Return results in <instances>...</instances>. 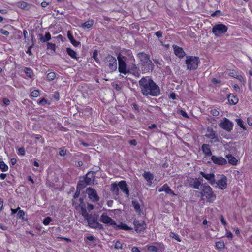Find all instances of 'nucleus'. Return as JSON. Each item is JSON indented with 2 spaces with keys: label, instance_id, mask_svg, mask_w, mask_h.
I'll list each match as a JSON object with an SVG mask.
<instances>
[{
  "label": "nucleus",
  "instance_id": "nucleus-1",
  "mask_svg": "<svg viewBox=\"0 0 252 252\" xmlns=\"http://www.w3.org/2000/svg\"><path fill=\"white\" fill-rule=\"evenodd\" d=\"M142 93L145 96H158L160 94L159 87L151 79L142 78L139 81Z\"/></svg>",
  "mask_w": 252,
  "mask_h": 252
},
{
  "label": "nucleus",
  "instance_id": "nucleus-2",
  "mask_svg": "<svg viewBox=\"0 0 252 252\" xmlns=\"http://www.w3.org/2000/svg\"><path fill=\"white\" fill-rule=\"evenodd\" d=\"M137 57L140 61L141 64L142 70L143 73L149 72L153 69L154 64L150 60L149 55L144 52H140L137 54Z\"/></svg>",
  "mask_w": 252,
  "mask_h": 252
},
{
  "label": "nucleus",
  "instance_id": "nucleus-3",
  "mask_svg": "<svg viewBox=\"0 0 252 252\" xmlns=\"http://www.w3.org/2000/svg\"><path fill=\"white\" fill-rule=\"evenodd\" d=\"M117 59H122L124 61L127 62V63H131L132 65V70L137 72L139 70L136 65L134 64L135 59L130 50L125 49L122 50L117 56Z\"/></svg>",
  "mask_w": 252,
  "mask_h": 252
},
{
  "label": "nucleus",
  "instance_id": "nucleus-4",
  "mask_svg": "<svg viewBox=\"0 0 252 252\" xmlns=\"http://www.w3.org/2000/svg\"><path fill=\"white\" fill-rule=\"evenodd\" d=\"M202 196H205L208 202H213L216 199V195L213 193L212 188L208 185H204L201 192Z\"/></svg>",
  "mask_w": 252,
  "mask_h": 252
},
{
  "label": "nucleus",
  "instance_id": "nucleus-5",
  "mask_svg": "<svg viewBox=\"0 0 252 252\" xmlns=\"http://www.w3.org/2000/svg\"><path fill=\"white\" fill-rule=\"evenodd\" d=\"M199 58L195 56H188L186 57V64L189 70L196 69L198 65Z\"/></svg>",
  "mask_w": 252,
  "mask_h": 252
},
{
  "label": "nucleus",
  "instance_id": "nucleus-6",
  "mask_svg": "<svg viewBox=\"0 0 252 252\" xmlns=\"http://www.w3.org/2000/svg\"><path fill=\"white\" fill-rule=\"evenodd\" d=\"M105 63L111 72L116 70L117 68V63L116 58L112 56L108 55L105 58Z\"/></svg>",
  "mask_w": 252,
  "mask_h": 252
},
{
  "label": "nucleus",
  "instance_id": "nucleus-7",
  "mask_svg": "<svg viewBox=\"0 0 252 252\" xmlns=\"http://www.w3.org/2000/svg\"><path fill=\"white\" fill-rule=\"evenodd\" d=\"M228 30L226 26L222 24L215 25L212 28V32L216 36H220L222 34L225 33Z\"/></svg>",
  "mask_w": 252,
  "mask_h": 252
},
{
  "label": "nucleus",
  "instance_id": "nucleus-8",
  "mask_svg": "<svg viewBox=\"0 0 252 252\" xmlns=\"http://www.w3.org/2000/svg\"><path fill=\"white\" fill-rule=\"evenodd\" d=\"M87 222L90 227L94 229H103V226L99 223L97 218L95 216H90L87 218Z\"/></svg>",
  "mask_w": 252,
  "mask_h": 252
},
{
  "label": "nucleus",
  "instance_id": "nucleus-9",
  "mask_svg": "<svg viewBox=\"0 0 252 252\" xmlns=\"http://www.w3.org/2000/svg\"><path fill=\"white\" fill-rule=\"evenodd\" d=\"M219 126L220 127L225 130L230 132L233 129V124L227 118H223L220 120V123L219 124Z\"/></svg>",
  "mask_w": 252,
  "mask_h": 252
},
{
  "label": "nucleus",
  "instance_id": "nucleus-10",
  "mask_svg": "<svg viewBox=\"0 0 252 252\" xmlns=\"http://www.w3.org/2000/svg\"><path fill=\"white\" fill-rule=\"evenodd\" d=\"M86 193L89 199L92 202H96L99 200V197L94 188L89 187L86 189Z\"/></svg>",
  "mask_w": 252,
  "mask_h": 252
},
{
  "label": "nucleus",
  "instance_id": "nucleus-11",
  "mask_svg": "<svg viewBox=\"0 0 252 252\" xmlns=\"http://www.w3.org/2000/svg\"><path fill=\"white\" fill-rule=\"evenodd\" d=\"M205 136L209 139V142L211 143H215L219 141L216 131L212 128H208Z\"/></svg>",
  "mask_w": 252,
  "mask_h": 252
},
{
  "label": "nucleus",
  "instance_id": "nucleus-12",
  "mask_svg": "<svg viewBox=\"0 0 252 252\" xmlns=\"http://www.w3.org/2000/svg\"><path fill=\"white\" fill-rule=\"evenodd\" d=\"M227 178L225 175H220L217 182H216L217 186L220 189H226L227 185Z\"/></svg>",
  "mask_w": 252,
  "mask_h": 252
},
{
  "label": "nucleus",
  "instance_id": "nucleus-13",
  "mask_svg": "<svg viewBox=\"0 0 252 252\" xmlns=\"http://www.w3.org/2000/svg\"><path fill=\"white\" fill-rule=\"evenodd\" d=\"M100 221L108 225L112 226L113 227L115 225L116 226L115 220L105 213L102 214L100 216Z\"/></svg>",
  "mask_w": 252,
  "mask_h": 252
},
{
  "label": "nucleus",
  "instance_id": "nucleus-14",
  "mask_svg": "<svg viewBox=\"0 0 252 252\" xmlns=\"http://www.w3.org/2000/svg\"><path fill=\"white\" fill-rule=\"evenodd\" d=\"M118 61L119 63L118 70L119 72L125 75L126 74L129 72V70L127 67V64L128 63H127V62L124 61L122 59H118Z\"/></svg>",
  "mask_w": 252,
  "mask_h": 252
},
{
  "label": "nucleus",
  "instance_id": "nucleus-15",
  "mask_svg": "<svg viewBox=\"0 0 252 252\" xmlns=\"http://www.w3.org/2000/svg\"><path fill=\"white\" fill-rule=\"evenodd\" d=\"M133 225L134 226L135 230L137 233L141 232L144 230L146 227V224L143 220H135L133 221Z\"/></svg>",
  "mask_w": 252,
  "mask_h": 252
},
{
  "label": "nucleus",
  "instance_id": "nucleus-16",
  "mask_svg": "<svg viewBox=\"0 0 252 252\" xmlns=\"http://www.w3.org/2000/svg\"><path fill=\"white\" fill-rule=\"evenodd\" d=\"M211 160L214 164L219 165H224L227 163L226 160L222 157L213 155L211 156Z\"/></svg>",
  "mask_w": 252,
  "mask_h": 252
},
{
  "label": "nucleus",
  "instance_id": "nucleus-17",
  "mask_svg": "<svg viewBox=\"0 0 252 252\" xmlns=\"http://www.w3.org/2000/svg\"><path fill=\"white\" fill-rule=\"evenodd\" d=\"M95 178V173L94 172H89L83 179L85 181L87 185H91L94 184Z\"/></svg>",
  "mask_w": 252,
  "mask_h": 252
},
{
  "label": "nucleus",
  "instance_id": "nucleus-18",
  "mask_svg": "<svg viewBox=\"0 0 252 252\" xmlns=\"http://www.w3.org/2000/svg\"><path fill=\"white\" fill-rule=\"evenodd\" d=\"M200 173L201 175L207 180H208L212 185H213L216 183L215 175L213 173L208 174L203 172H201Z\"/></svg>",
  "mask_w": 252,
  "mask_h": 252
},
{
  "label": "nucleus",
  "instance_id": "nucleus-19",
  "mask_svg": "<svg viewBox=\"0 0 252 252\" xmlns=\"http://www.w3.org/2000/svg\"><path fill=\"white\" fill-rule=\"evenodd\" d=\"M228 74L230 76L234 77L235 78L237 79L240 82H245L244 75H242V73H238L236 72L235 70H231L228 73Z\"/></svg>",
  "mask_w": 252,
  "mask_h": 252
},
{
  "label": "nucleus",
  "instance_id": "nucleus-20",
  "mask_svg": "<svg viewBox=\"0 0 252 252\" xmlns=\"http://www.w3.org/2000/svg\"><path fill=\"white\" fill-rule=\"evenodd\" d=\"M119 188L124 192L127 196H129V190L127 185L126 181H121L118 183Z\"/></svg>",
  "mask_w": 252,
  "mask_h": 252
},
{
  "label": "nucleus",
  "instance_id": "nucleus-21",
  "mask_svg": "<svg viewBox=\"0 0 252 252\" xmlns=\"http://www.w3.org/2000/svg\"><path fill=\"white\" fill-rule=\"evenodd\" d=\"M143 176L148 182V185L150 186H151L152 184V181L154 178L153 174L151 173L150 172L145 171L143 174Z\"/></svg>",
  "mask_w": 252,
  "mask_h": 252
},
{
  "label": "nucleus",
  "instance_id": "nucleus-22",
  "mask_svg": "<svg viewBox=\"0 0 252 252\" xmlns=\"http://www.w3.org/2000/svg\"><path fill=\"white\" fill-rule=\"evenodd\" d=\"M173 48L174 49V53L179 58H182L185 56V53L182 48L177 45H173Z\"/></svg>",
  "mask_w": 252,
  "mask_h": 252
},
{
  "label": "nucleus",
  "instance_id": "nucleus-23",
  "mask_svg": "<svg viewBox=\"0 0 252 252\" xmlns=\"http://www.w3.org/2000/svg\"><path fill=\"white\" fill-rule=\"evenodd\" d=\"M158 191L159 192L164 191L167 194H172L174 196L176 195V194L171 190V189H170L169 186L167 184L163 185L161 188H160L158 189Z\"/></svg>",
  "mask_w": 252,
  "mask_h": 252
},
{
  "label": "nucleus",
  "instance_id": "nucleus-24",
  "mask_svg": "<svg viewBox=\"0 0 252 252\" xmlns=\"http://www.w3.org/2000/svg\"><path fill=\"white\" fill-rule=\"evenodd\" d=\"M201 149L206 157L211 156L212 152L209 145L203 144L202 145Z\"/></svg>",
  "mask_w": 252,
  "mask_h": 252
},
{
  "label": "nucleus",
  "instance_id": "nucleus-25",
  "mask_svg": "<svg viewBox=\"0 0 252 252\" xmlns=\"http://www.w3.org/2000/svg\"><path fill=\"white\" fill-rule=\"evenodd\" d=\"M228 101L230 104L235 105L238 102V98L233 94H230L228 96Z\"/></svg>",
  "mask_w": 252,
  "mask_h": 252
},
{
  "label": "nucleus",
  "instance_id": "nucleus-26",
  "mask_svg": "<svg viewBox=\"0 0 252 252\" xmlns=\"http://www.w3.org/2000/svg\"><path fill=\"white\" fill-rule=\"evenodd\" d=\"M114 228L119 230H129L132 229V228L129 227L125 223H120L117 225L116 223V226H114Z\"/></svg>",
  "mask_w": 252,
  "mask_h": 252
},
{
  "label": "nucleus",
  "instance_id": "nucleus-27",
  "mask_svg": "<svg viewBox=\"0 0 252 252\" xmlns=\"http://www.w3.org/2000/svg\"><path fill=\"white\" fill-rule=\"evenodd\" d=\"M38 37L39 40H40L42 42H46L51 39V34L49 32H46L44 36L42 34H39Z\"/></svg>",
  "mask_w": 252,
  "mask_h": 252
},
{
  "label": "nucleus",
  "instance_id": "nucleus-28",
  "mask_svg": "<svg viewBox=\"0 0 252 252\" xmlns=\"http://www.w3.org/2000/svg\"><path fill=\"white\" fill-rule=\"evenodd\" d=\"M18 6L19 8L26 10H29L31 7V6L30 4H28L24 1L19 2L18 4Z\"/></svg>",
  "mask_w": 252,
  "mask_h": 252
},
{
  "label": "nucleus",
  "instance_id": "nucleus-29",
  "mask_svg": "<svg viewBox=\"0 0 252 252\" xmlns=\"http://www.w3.org/2000/svg\"><path fill=\"white\" fill-rule=\"evenodd\" d=\"M226 157L228 160V162L233 165H235L237 164V160L234 156H233L232 155H226Z\"/></svg>",
  "mask_w": 252,
  "mask_h": 252
},
{
  "label": "nucleus",
  "instance_id": "nucleus-30",
  "mask_svg": "<svg viewBox=\"0 0 252 252\" xmlns=\"http://www.w3.org/2000/svg\"><path fill=\"white\" fill-rule=\"evenodd\" d=\"M119 185L116 183H113L111 185V190L115 194L118 195L119 192Z\"/></svg>",
  "mask_w": 252,
  "mask_h": 252
},
{
  "label": "nucleus",
  "instance_id": "nucleus-31",
  "mask_svg": "<svg viewBox=\"0 0 252 252\" xmlns=\"http://www.w3.org/2000/svg\"><path fill=\"white\" fill-rule=\"evenodd\" d=\"M67 36L69 39L70 40L71 43L75 46H77L79 45V42H77L75 40L73 37V36L71 33V32L68 31L67 32Z\"/></svg>",
  "mask_w": 252,
  "mask_h": 252
},
{
  "label": "nucleus",
  "instance_id": "nucleus-32",
  "mask_svg": "<svg viewBox=\"0 0 252 252\" xmlns=\"http://www.w3.org/2000/svg\"><path fill=\"white\" fill-rule=\"evenodd\" d=\"M67 53L72 58L77 59V58L76 57V52L72 50L70 48H66Z\"/></svg>",
  "mask_w": 252,
  "mask_h": 252
},
{
  "label": "nucleus",
  "instance_id": "nucleus-33",
  "mask_svg": "<svg viewBox=\"0 0 252 252\" xmlns=\"http://www.w3.org/2000/svg\"><path fill=\"white\" fill-rule=\"evenodd\" d=\"M94 23V22L92 20H90L83 23L82 25V27L84 29H89L93 26Z\"/></svg>",
  "mask_w": 252,
  "mask_h": 252
},
{
  "label": "nucleus",
  "instance_id": "nucleus-34",
  "mask_svg": "<svg viewBox=\"0 0 252 252\" xmlns=\"http://www.w3.org/2000/svg\"><path fill=\"white\" fill-rule=\"evenodd\" d=\"M132 204L133 205V207L134 208L136 212H138L139 214H140V205L139 203V202L137 201L133 200L132 201Z\"/></svg>",
  "mask_w": 252,
  "mask_h": 252
},
{
  "label": "nucleus",
  "instance_id": "nucleus-35",
  "mask_svg": "<svg viewBox=\"0 0 252 252\" xmlns=\"http://www.w3.org/2000/svg\"><path fill=\"white\" fill-rule=\"evenodd\" d=\"M24 72L28 77H29L30 78H32V77L33 71L31 68L25 67L24 69Z\"/></svg>",
  "mask_w": 252,
  "mask_h": 252
},
{
  "label": "nucleus",
  "instance_id": "nucleus-36",
  "mask_svg": "<svg viewBox=\"0 0 252 252\" xmlns=\"http://www.w3.org/2000/svg\"><path fill=\"white\" fill-rule=\"evenodd\" d=\"M0 169L3 172H6L8 170V167L2 161L0 162Z\"/></svg>",
  "mask_w": 252,
  "mask_h": 252
},
{
  "label": "nucleus",
  "instance_id": "nucleus-37",
  "mask_svg": "<svg viewBox=\"0 0 252 252\" xmlns=\"http://www.w3.org/2000/svg\"><path fill=\"white\" fill-rule=\"evenodd\" d=\"M236 121L237 122V125L243 129L246 130V128L244 125L243 121L241 119H236Z\"/></svg>",
  "mask_w": 252,
  "mask_h": 252
},
{
  "label": "nucleus",
  "instance_id": "nucleus-38",
  "mask_svg": "<svg viewBox=\"0 0 252 252\" xmlns=\"http://www.w3.org/2000/svg\"><path fill=\"white\" fill-rule=\"evenodd\" d=\"M216 247L217 249L220 250L224 247V243L223 241H219L216 243Z\"/></svg>",
  "mask_w": 252,
  "mask_h": 252
},
{
  "label": "nucleus",
  "instance_id": "nucleus-39",
  "mask_svg": "<svg viewBox=\"0 0 252 252\" xmlns=\"http://www.w3.org/2000/svg\"><path fill=\"white\" fill-rule=\"evenodd\" d=\"M200 182L197 179L193 180V182L192 184V187L196 189H198L200 185Z\"/></svg>",
  "mask_w": 252,
  "mask_h": 252
},
{
  "label": "nucleus",
  "instance_id": "nucleus-40",
  "mask_svg": "<svg viewBox=\"0 0 252 252\" xmlns=\"http://www.w3.org/2000/svg\"><path fill=\"white\" fill-rule=\"evenodd\" d=\"M55 77L56 74L54 72H50L47 75V80L49 81L53 80Z\"/></svg>",
  "mask_w": 252,
  "mask_h": 252
},
{
  "label": "nucleus",
  "instance_id": "nucleus-41",
  "mask_svg": "<svg viewBox=\"0 0 252 252\" xmlns=\"http://www.w3.org/2000/svg\"><path fill=\"white\" fill-rule=\"evenodd\" d=\"M51 221H52V219L50 217H46L43 220V223L45 225H48L49 224V223L51 222Z\"/></svg>",
  "mask_w": 252,
  "mask_h": 252
},
{
  "label": "nucleus",
  "instance_id": "nucleus-42",
  "mask_svg": "<svg viewBox=\"0 0 252 252\" xmlns=\"http://www.w3.org/2000/svg\"><path fill=\"white\" fill-rule=\"evenodd\" d=\"M170 237L176 240L178 242H180L181 240L179 238V236L178 234H175L174 232H171L169 234Z\"/></svg>",
  "mask_w": 252,
  "mask_h": 252
},
{
  "label": "nucleus",
  "instance_id": "nucleus-43",
  "mask_svg": "<svg viewBox=\"0 0 252 252\" xmlns=\"http://www.w3.org/2000/svg\"><path fill=\"white\" fill-rule=\"evenodd\" d=\"M25 215V212L24 211L19 209L17 212V218L19 219H23Z\"/></svg>",
  "mask_w": 252,
  "mask_h": 252
},
{
  "label": "nucleus",
  "instance_id": "nucleus-44",
  "mask_svg": "<svg viewBox=\"0 0 252 252\" xmlns=\"http://www.w3.org/2000/svg\"><path fill=\"white\" fill-rule=\"evenodd\" d=\"M39 92L37 90L33 91L31 94V96L32 97H37L39 95Z\"/></svg>",
  "mask_w": 252,
  "mask_h": 252
},
{
  "label": "nucleus",
  "instance_id": "nucleus-45",
  "mask_svg": "<svg viewBox=\"0 0 252 252\" xmlns=\"http://www.w3.org/2000/svg\"><path fill=\"white\" fill-rule=\"evenodd\" d=\"M81 211H82V215L87 219V218H88L89 217V215H88V213L87 212V211H86V210L83 207V206H82L81 207Z\"/></svg>",
  "mask_w": 252,
  "mask_h": 252
},
{
  "label": "nucleus",
  "instance_id": "nucleus-46",
  "mask_svg": "<svg viewBox=\"0 0 252 252\" xmlns=\"http://www.w3.org/2000/svg\"><path fill=\"white\" fill-rule=\"evenodd\" d=\"M148 250L149 252H157L158 251V249L156 246L151 245L148 247Z\"/></svg>",
  "mask_w": 252,
  "mask_h": 252
},
{
  "label": "nucleus",
  "instance_id": "nucleus-47",
  "mask_svg": "<svg viewBox=\"0 0 252 252\" xmlns=\"http://www.w3.org/2000/svg\"><path fill=\"white\" fill-rule=\"evenodd\" d=\"M55 44L50 43H47V49H51V50L53 51V52H55Z\"/></svg>",
  "mask_w": 252,
  "mask_h": 252
},
{
  "label": "nucleus",
  "instance_id": "nucleus-48",
  "mask_svg": "<svg viewBox=\"0 0 252 252\" xmlns=\"http://www.w3.org/2000/svg\"><path fill=\"white\" fill-rule=\"evenodd\" d=\"M122 246L123 244L121 242L117 241L115 244L114 247L116 249H122Z\"/></svg>",
  "mask_w": 252,
  "mask_h": 252
},
{
  "label": "nucleus",
  "instance_id": "nucleus-49",
  "mask_svg": "<svg viewBox=\"0 0 252 252\" xmlns=\"http://www.w3.org/2000/svg\"><path fill=\"white\" fill-rule=\"evenodd\" d=\"M79 197V181L77 183L76 185V191L75 192V193L74 195V199H76Z\"/></svg>",
  "mask_w": 252,
  "mask_h": 252
},
{
  "label": "nucleus",
  "instance_id": "nucleus-50",
  "mask_svg": "<svg viewBox=\"0 0 252 252\" xmlns=\"http://www.w3.org/2000/svg\"><path fill=\"white\" fill-rule=\"evenodd\" d=\"M211 113L214 116H218L219 115V112L216 109H212Z\"/></svg>",
  "mask_w": 252,
  "mask_h": 252
},
{
  "label": "nucleus",
  "instance_id": "nucleus-51",
  "mask_svg": "<svg viewBox=\"0 0 252 252\" xmlns=\"http://www.w3.org/2000/svg\"><path fill=\"white\" fill-rule=\"evenodd\" d=\"M98 55V52L97 50H95L93 52V58L95 60L96 62H98V60L97 58V56Z\"/></svg>",
  "mask_w": 252,
  "mask_h": 252
},
{
  "label": "nucleus",
  "instance_id": "nucleus-52",
  "mask_svg": "<svg viewBox=\"0 0 252 252\" xmlns=\"http://www.w3.org/2000/svg\"><path fill=\"white\" fill-rule=\"evenodd\" d=\"M0 32L1 34H3L6 36H8L9 34V32L7 30L3 29H1V30H0Z\"/></svg>",
  "mask_w": 252,
  "mask_h": 252
},
{
  "label": "nucleus",
  "instance_id": "nucleus-53",
  "mask_svg": "<svg viewBox=\"0 0 252 252\" xmlns=\"http://www.w3.org/2000/svg\"><path fill=\"white\" fill-rule=\"evenodd\" d=\"M34 44L33 43L32 45L29 46V47L28 49V50L27 51L26 53L29 54L30 56H32V53L31 49L33 47Z\"/></svg>",
  "mask_w": 252,
  "mask_h": 252
},
{
  "label": "nucleus",
  "instance_id": "nucleus-54",
  "mask_svg": "<svg viewBox=\"0 0 252 252\" xmlns=\"http://www.w3.org/2000/svg\"><path fill=\"white\" fill-rule=\"evenodd\" d=\"M47 103V100L45 99V98H42L41 99L39 102H38V104L39 105H45V104Z\"/></svg>",
  "mask_w": 252,
  "mask_h": 252
},
{
  "label": "nucleus",
  "instance_id": "nucleus-55",
  "mask_svg": "<svg viewBox=\"0 0 252 252\" xmlns=\"http://www.w3.org/2000/svg\"><path fill=\"white\" fill-rule=\"evenodd\" d=\"M162 32L161 31H158L155 32V34L158 38H160L162 36Z\"/></svg>",
  "mask_w": 252,
  "mask_h": 252
},
{
  "label": "nucleus",
  "instance_id": "nucleus-56",
  "mask_svg": "<svg viewBox=\"0 0 252 252\" xmlns=\"http://www.w3.org/2000/svg\"><path fill=\"white\" fill-rule=\"evenodd\" d=\"M3 102L6 106H8L10 104V100L7 98H3Z\"/></svg>",
  "mask_w": 252,
  "mask_h": 252
},
{
  "label": "nucleus",
  "instance_id": "nucleus-57",
  "mask_svg": "<svg viewBox=\"0 0 252 252\" xmlns=\"http://www.w3.org/2000/svg\"><path fill=\"white\" fill-rule=\"evenodd\" d=\"M220 221H221V222L222 223V224L224 225H227V222H226V221L225 220L224 217H223V216H221L220 217Z\"/></svg>",
  "mask_w": 252,
  "mask_h": 252
},
{
  "label": "nucleus",
  "instance_id": "nucleus-58",
  "mask_svg": "<svg viewBox=\"0 0 252 252\" xmlns=\"http://www.w3.org/2000/svg\"><path fill=\"white\" fill-rule=\"evenodd\" d=\"M50 3V2H47V1H44L43 2H41V5L42 7L43 8H45L46 7L47 5H48Z\"/></svg>",
  "mask_w": 252,
  "mask_h": 252
},
{
  "label": "nucleus",
  "instance_id": "nucleus-59",
  "mask_svg": "<svg viewBox=\"0 0 252 252\" xmlns=\"http://www.w3.org/2000/svg\"><path fill=\"white\" fill-rule=\"evenodd\" d=\"M18 151L19 152V153H20V154L22 156H24L25 155V149L24 148H20L18 149Z\"/></svg>",
  "mask_w": 252,
  "mask_h": 252
},
{
  "label": "nucleus",
  "instance_id": "nucleus-60",
  "mask_svg": "<svg viewBox=\"0 0 252 252\" xmlns=\"http://www.w3.org/2000/svg\"><path fill=\"white\" fill-rule=\"evenodd\" d=\"M66 151L64 150L63 149H61L59 151V155L61 156H64L66 155Z\"/></svg>",
  "mask_w": 252,
  "mask_h": 252
},
{
  "label": "nucleus",
  "instance_id": "nucleus-61",
  "mask_svg": "<svg viewBox=\"0 0 252 252\" xmlns=\"http://www.w3.org/2000/svg\"><path fill=\"white\" fill-rule=\"evenodd\" d=\"M86 239L87 241H93L94 239V237L93 236H87Z\"/></svg>",
  "mask_w": 252,
  "mask_h": 252
},
{
  "label": "nucleus",
  "instance_id": "nucleus-62",
  "mask_svg": "<svg viewBox=\"0 0 252 252\" xmlns=\"http://www.w3.org/2000/svg\"><path fill=\"white\" fill-rule=\"evenodd\" d=\"M131 251L132 252H141L137 247H132L131 249Z\"/></svg>",
  "mask_w": 252,
  "mask_h": 252
},
{
  "label": "nucleus",
  "instance_id": "nucleus-63",
  "mask_svg": "<svg viewBox=\"0 0 252 252\" xmlns=\"http://www.w3.org/2000/svg\"><path fill=\"white\" fill-rule=\"evenodd\" d=\"M226 236L227 237L232 238L233 235L232 233L229 231H227Z\"/></svg>",
  "mask_w": 252,
  "mask_h": 252
},
{
  "label": "nucleus",
  "instance_id": "nucleus-64",
  "mask_svg": "<svg viewBox=\"0 0 252 252\" xmlns=\"http://www.w3.org/2000/svg\"><path fill=\"white\" fill-rule=\"evenodd\" d=\"M233 88L235 89V90L237 92H240V89L239 86L237 84H234L233 85Z\"/></svg>",
  "mask_w": 252,
  "mask_h": 252
}]
</instances>
